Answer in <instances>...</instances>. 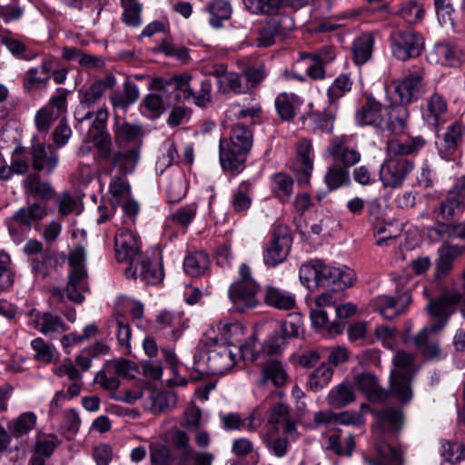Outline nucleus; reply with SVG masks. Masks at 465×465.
<instances>
[{"instance_id": "nucleus-1", "label": "nucleus", "mask_w": 465, "mask_h": 465, "mask_svg": "<svg viewBox=\"0 0 465 465\" xmlns=\"http://www.w3.org/2000/svg\"><path fill=\"white\" fill-rule=\"evenodd\" d=\"M461 297V294L455 290H445L438 298L430 299L426 310L432 319L431 322L429 327L422 328L413 338L415 346L427 360L440 359V344L437 341L430 342L429 334L444 329Z\"/></svg>"}, {"instance_id": "nucleus-2", "label": "nucleus", "mask_w": 465, "mask_h": 465, "mask_svg": "<svg viewBox=\"0 0 465 465\" xmlns=\"http://www.w3.org/2000/svg\"><path fill=\"white\" fill-rule=\"evenodd\" d=\"M404 421L401 411L394 408H385L377 412L376 422L372 427L376 458H363L367 465H402L401 451L392 447L387 437L398 433Z\"/></svg>"}, {"instance_id": "nucleus-3", "label": "nucleus", "mask_w": 465, "mask_h": 465, "mask_svg": "<svg viewBox=\"0 0 465 465\" xmlns=\"http://www.w3.org/2000/svg\"><path fill=\"white\" fill-rule=\"evenodd\" d=\"M299 277L311 291L323 288L337 292L351 286L354 272L347 267L330 266L321 260H313L301 266Z\"/></svg>"}, {"instance_id": "nucleus-4", "label": "nucleus", "mask_w": 465, "mask_h": 465, "mask_svg": "<svg viewBox=\"0 0 465 465\" xmlns=\"http://www.w3.org/2000/svg\"><path fill=\"white\" fill-rule=\"evenodd\" d=\"M252 145L251 131L242 124H235L229 138L219 143V159L222 168L232 174L240 173L245 168L247 154Z\"/></svg>"}, {"instance_id": "nucleus-5", "label": "nucleus", "mask_w": 465, "mask_h": 465, "mask_svg": "<svg viewBox=\"0 0 465 465\" xmlns=\"http://www.w3.org/2000/svg\"><path fill=\"white\" fill-rule=\"evenodd\" d=\"M94 162L102 168V173L111 175L114 169H117L119 174L126 175L134 171L140 159V146L135 143L129 147H122L117 151L113 150V143L109 148L108 155L101 159L98 151L94 155Z\"/></svg>"}, {"instance_id": "nucleus-6", "label": "nucleus", "mask_w": 465, "mask_h": 465, "mask_svg": "<svg viewBox=\"0 0 465 465\" xmlns=\"http://www.w3.org/2000/svg\"><path fill=\"white\" fill-rule=\"evenodd\" d=\"M239 277L229 288V298L234 308L240 312L257 305L259 285L252 276L251 268L242 263L239 268Z\"/></svg>"}, {"instance_id": "nucleus-7", "label": "nucleus", "mask_w": 465, "mask_h": 465, "mask_svg": "<svg viewBox=\"0 0 465 465\" xmlns=\"http://www.w3.org/2000/svg\"><path fill=\"white\" fill-rule=\"evenodd\" d=\"M413 361V355L404 351H397L393 358L394 370L390 376L391 391L402 403L410 401L412 397L411 367Z\"/></svg>"}, {"instance_id": "nucleus-8", "label": "nucleus", "mask_w": 465, "mask_h": 465, "mask_svg": "<svg viewBox=\"0 0 465 465\" xmlns=\"http://www.w3.org/2000/svg\"><path fill=\"white\" fill-rule=\"evenodd\" d=\"M48 214L47 206L41 203H33L15 211L6 221L11 236L20 239L23 235L20 228L39 230L38 224Z\"/></svg>"}, {"instance_id": "nucleus-9", "label": "nucleus", "mask_w": 465, "mask_h": 465, "mask_svg": "<svg viewBox=\"0 0 465 465\" xmlns=\"http://www.w3.org/2000/svg\"><path fill=\"white\" fill-rule=\"evenodd\" d=\"M390 41L392 55L401 61L419 56L424 47L422 35L412 30H395Z\"/></svg>"}, {"instance_id": "nucleus-10", "label": "nucleus", "mask_w": 465, "mask_h": 465, "mask_svg": "<svg viewBox=\"0 0 465 465\" xmlns=\"http://www.w3.org/2000/svg\"><path fill=\"white\" fill-rule=\"evenodd\" d=\"M292 242L289 228L278 225L272 239L263 251V262L268 267H275L282 263L288 256Z\"/></svg>"}, {"instance_id": "nucleus-11", "label": "nucleus", "mask_w": 465, "mask_h": 465, "mask_svg": "<svg viewBox=\"0 0 465 465\" xmlns=\"http://www.w3.org/2000/svg\"><path fill=\"white\" fill-rule=\"evenodd\" d=\"M424 69L413 67L402 79L394 81V92L398 94L399 102L402 104H411L417 101L424 93Z\"/></svg>"}, {"instance_id": "nucleus-12", "label": "nucleus", "mask_w": 465, "mask_h": 465, "mask_svg": "<svg viewBox=\"0 0 465 465\" xmlns=\"http://www.w3.org/2000/svg\"><path fill=\"white\" fill-rule=\"evenodd\" d=\"M414 169L413 161L390 157L380 168V180L385 188L401 187Z\"/></svg>"}, {"instance_id": "nucleus-13", "label": "nucleus", "mask_w": 465, "mask_h": 465, "mask_svg": "<svg viewBox=\"0 0 465 465\" xmlns=\"http://www.w3.org/2000/svg\"><path fill=\"white\" fill-rule=\"evenodd\" d=\"M193 77L188 73L175 74L167 77H154L149 84V88L163 93L173 91L176 93L177 101H189L193 96V90L191 87Z\"/></svg>"}, {"instance_id": "nucleus-14", "label": "nucleus", "mask_w": 465, "mask_h": 465, "mask_svg": "<svg viewBox=\"0 0 465 465\" xmlns=\"http://www.w3.org/2000/svg\"><path fill=\"white\" fill-rule=\"evenodd\" d=\"M115 256L119 262L134 263L141 260L140 244L129 229H120L114 236Z\"/></svg>"}, {"instance_id": "nucleus-15", "label": "nucleus", "mask_w": 465, "mask_h": 465, "mask_svg": "<svg viewBox=\"0 0 465 465\" xmlns=\"http://www.w3.org/2000/svg\"><path fill=\"white\" fill-rule=\"evenodd\" d=\"M421 118L431 127L438 128L448 119V103L446 98L435 92L424 100L420 106Z\"/></svg>"}, {"instance_id": "nucleus-16", "label": "nucleus", "mask_w": 465, "mask_h": 465, "mask_svg": "<svg viewBox=\"0 0 465 465\" xmlns=\"http://www.w3.org/2000/svg\"><path fill=\"white\" fill-rule=\"evenodd\" d=\"M115 84V78L112 75H107L103 80L95 81L91 86L83 94L80 100V108L75 112V118L79 123L93 118V113L86 111L82 114L86 108L99 101L106 89L112 88Z\"/></svg>"}, {"instance_id": "nucleus-17", "label": "nucleus", "mask_w": 465, "mask_h": 465, "mask_svg": "<svg viewBox=\"0 0 465 465\" xmlns=\"http://www.w3.org/2000/svg\"><path fill=\"white\" fill-rule=\"evenodd\" d=\"M386 110L387 106L368 95L364 104L356 112L355 118L361 126L369 125L376 130H382L386 121Z\"/></svg>"}, {"instance_id": "nucleus-18", "label": "nucleus", "mask_w": 465, "mask_h": 465, "mask_svg": "<svg viewBox=\"0 0 465 465\" xmlns=\"http://www.w3.org/2000/svg\"><path fill=\"white\" fill-rule=\"evenodd\" d=\"M108 114L106 110L100 109L95 113L94 119L89 129V135L95 148L98 151V157L101 159L108 155L111 145V135L106 130Z\"/></svg>"}, {"instance_id": "nucleus-19", "label": "nucleus", "mask_w": 465, "mask_h": 465, "mask_svg": "<svg viewBox=\"0 0 465 465\" xmlns=\"http://www.w3.org/2000/svg\"><path fill=\"white\" fill-rule=\"evenodd\" d=\"M32 167L36 172L51 174L56 169L59 163V155L52 145L42 143H33L30 147Z\"/></svg>"}, {"instance_id": "nucleus-20", "label": "nucleus", "mask_w": 465, "mask_h": 465, "mask_svg": "<svg viewBox=\"0 0 465 465\" xmlns=\"http://www.w3.org/2000/svg\"><path fill=\"white\" fill-rule=\"evenodd\" d=\"M216 329V331L212 330L206 335L207 343L210 345L220 344L228 346V348L236 347L244 335V328L238 322H219Z\"/></svg>"}, {"instance_id": "nucleus-21", "label": "nucleus", "mask_w": 465, "mask_h": 465, "mask_svg": "<svg viewBox=\"0 0 465 465\" xmlns=\"http://www.w3.org/2000/svg\"><path fill=\"white\" fill-rule=\"evenodd\" d=\"M88 289L86 269H71L65 289L54 288L52 294L54 297L62 298L65 292L70 301L81 303L84 300L83 293Z\"/></svg>"}, {"instance_id": "nucleus-22", "label": "nucleus", "mask_w": 465, "mask_h": 465, "mask_svg": "<svg viewBox=\"0 0 465 465\" xmlns=\"http://www.w3.org/2000/svg\"><path fill=\"white\" fill-rule=\"evenodd\" d=\"M312 143L308 140H301L297 145V155L292 163V170L300 185H307L313 169L311 156Z\"/></svg>"}, {"instance_id": "nucleus-23", "label": "nucleus", "mask_w": 465, "mask_h": 465, "mask_svg": "<svg viewBox=\"0 0 465 465\" xmlns=\"http://www.w3.org/2000/svg\"><path fill=\"white\" fill-rule=\"evenodd\" d=\"M351 138L347 135L335 136L331 139L327 152L335 162L342 164L349 170L361 161V153L349 146Z\"/></svg>"}, {"instance_id": "nucleus-24", "label": "nucleus", "mask_w": 465, "mask_h": 465, "mask_svg": "<svg viewBox=\"0 0 465 465\" xmlns=\"http://www.w3.org/2000/svg\"><path fill=\"white\" fill-rule=\"evenodd\" d=\"M210 349L207 358V365L210 372L222 375L230 371L237 362V354L228 346L214 345Z\"/></svg>"}, {"instance_id": "nucleus-25", "label": "nucleus", "mask_w": 465, "mask_h": 465, "mask_svg": "<svg viewBox=\"0 0 465 465\" xmlns=\"http://www.w3.org/2000/svg\"><path fill=\"white\" fill-rule=\"evenodd\" d=\"M465 126L454 122L449 125L442 135H438L436 145L442 158H448L455 153L463 141Z\"/></svg>"}, {"instance_id": "nucleus-26", "label": "nucleus", "mask_w": 465, "mask_h": 465, "mask_svg": "<svg viewBox=\"0 0 465 465\" xmlns=\"http://www.w3.org/2000/svg\"><path fill=\"white\" fill-rule=\"evenodd\" d=\"M354 384L369 401H382L387 399L388 392L379 383L378 378L371 372H362L354 376Z\"/></svg>"}, {"instance_id": "nucleus-27", "label": "nucleus", "mask_w": 465, "mask_h": 465, "mask_svg": "<svg viewBox=\"0 0 465 465\" xmlns=\"http://www.w3.org/2000/svg\"><path fill=\"white\" fill-rule=\"evenodd\" d=\"M262 297L266 305L280 311H291L296 307L293 293L271 284L264 287Z\"/></svg>"}, {"instance_id": "nucleus-28", "label": "nucleus", "mask_w": 465, "mask_h": 465, "mask_svg": "<svg viewBox=\"0 0 465 465\" xmlns=\"http://www.w3.org/2000/svg\"><path fill=\"white\" fill-rule=\"evenodd\" d=\"M411 302V296L408 293H402L397 296H380L377 302L380 313L385 319L392 320L402 313Z\"/></svg>"}, {"instance_id": "nucleus-29", "label": "nucleus", "mask_w": 465, "mask_h": 465, "mask_svg": "<svg viewBox=\"0 0 465 465\" xmlns=\"http://www.w3.org/2000/svg\"><path fill=\"white\" fill-rule=\"evenodd\" d=\"M289 380L284 364L278 360L266 361L262 368V379L258 381L260 386L272 383L277 388L284 386Z\"/></svg>"}, {"instance_id": "nucleus-30", "label": "nucleus", "mask_w": 465, "mask_h": 465, "mask_svg": "<svg viewBox=\"0 0 465 465\" xmlns=\"http://www.w3.org/2000/svg\"><path fill=\"white\" fill-rule=\"evenodd\" d=\"M25 195L33 196L44 201L51 200L55 193L50 183L42 181L36 173H29L23 181Z\"/></svg>"}, {"instance_id": "nucleus-31", "label": "nucleus", "mask_w": 465, "mask_h": 465, "mask_svg": "<svg viewBox=\"0 0 465 465\" xmlns=\"http://www.w3.org/2000/svg\"><path fill=\"white\" fill-rule=\"evenodd\" d=\"M214 74L217 76V88L220 93L226 94L232 92L234 94H245L249 92L248 84L244 78L243 73L239 74L234 72L219 74L216 70Z\"/></svg>"}, {"instance_id": "nucleus-32", "label": "nucleus", "mask_w": 465, "mask_h": 465, "mask_svg": "<svg viewBox=\"0 0 465 465\" xmlns=\"http://www.w3.org/2000/svg\"><path fill=\"white\" fill-rule=\"evenodd\" d=\"M461 50L453 43H438L429 54L430 62L453 66L460 61Z\"/></svg>"}, {"instance_id": "nucleus-33", "label": "nucleus", "mask_w": 465, "mask_h": 465, "mask_svg": "<svg viewBox=\"0 0 465 465\" xmlns=\"http://www.w3.org/2000/svg\"><path fill=\"white\" fill-rule=\"evenodd\" d=\"M386 126L392 134H401L404 132L410 114L406 104H398L387 106Z\"/></svg>"}, {"instance_id": "nucleus-34", "label": "nucleus", "mask_w": 465, "mask_h": 465, "mask_svg": "<svg viewBox=\"0 0 465 465\" xmlns=\"http://www.w3.org/2000/svg\"><path fill=\"white\" fill-rule=\"evenodd\" d=\"M50 79V65L45 62L39 66L30 68L23 79L24 89L27 92L36 91L47 86Z\"/></svg>"}, {"instance_id": "nucleus-35", "label": "nucleus", "mask_w": 465, "mask_h": 465, "mask_svg": "<svg viewBox=\"0 0 465 465\" xmlns=\"http://www.w3.org/2000/svg\"><path fill=\"white\" fill-rule=\"evenodd\" d=\"M34 327L45 336L64 332L67 330L61 317L48 312L35 314Z\"/></svg>"}, {"instance_id": "nucleus-36", "label": "nucleus", "mask_w": 465, "mask_h": 465, "mask_svg": "<svg viewBox=\"0 0 465 465\" xmlns=\"http://www.w3.org/2000/svg\"><path fill=\"white\" fill-rule=\"evenodd\" d=\"M426 143V140L420 136L409 137L404 141L392 140L388 143L387 150L391 155L404 156L417 153Z\"/></svg>"}, {"instance_id": "nucleus-37", "label": "nucleus", "mask_w": 465, "mask_h": 465, "mask_svg": "<svg viewBox=\"0 0 465 465\" xmlns=\"http://www.w3.org/2000/svg\"><path fill=\"white\" fill-rule=\"evenodd\" d=\"M464 210V202L459 196L450 193L433 210V213L442 220H451Z\"/></svg>"}, {"instance_id": "nucleus-38", "label": "nucleus", "mask_w": 465, "mask_h": 465, "mask_svg": "<svg viewBox=\"0 0 465 465\" xmlns=\"http://www.w3.org/2000/svg\"><path fill=\"white\" fill-rule=\"evenodd\" d=\"M328 402L334 408H342L355 401L353 387L349 382H342L332 388L328 394Z\"/></svg>"}, {"instance_id": "nucleus-39", "label": "nucleus", "mask_w": 465, "mask_h": 465, "mask_svg": "<svg viewBox=\"0 0 465 465\" xmlns=\"http://www.w3.org/2000/svg\"><path fill=\"white\" fill-rule=\"evenodd\" d=\"M274 104L279 117L283 121H290L295 116L299 99L293 94L282 93L276 96Z\"/></svg>"}, {"instance_id": "nucleus-40", "label": "nucleus", "mask_w": 465, "mask_h": 465, "mask_svg": "<svg viewBox=\"0 0 465 465\" xmlns=\"http://www.w3.org/2000/svg\"><path fill=\"white\" fill-rule=\"evenodd\" d=\"M209 265V256L202 251L187 255L183 261L185 272L193 277H198L203 274Z\"/></svg>"}, {"instance_id": "nucleus-41", "label": "nucleus", "mask_w": 465, "mask_h": 465, "mask_svg": "<svg viewBox=\"0 0 465 465\" xmlns=\"http://www.w3.org/2000/svg\"><path fill=\"white\" fill-rule=\"evenodd\" d=\"M353 82L350 74L338 75L327 89V96L331 104H335L339 99L351 92Z\"/></svg>"}, {"instance_id": "nucleus-42", "label": "nucleus", "mask_w": 465, "mask_h": 465, "mask_svg": "<svg viewBox=\"0 0 465 465\" xmlns=\"http://www.w3.org/2000/svg\"><path fill=\"white\" fill-rule=\"evenodd\" d=\"M374 39L370 34H363L353 43V56L357 64H365L371 56Z\"/></svg>"}, {"instance_id": "nucleus-43", "label": "nucleus", "mask_w": 465, "mask_h": 465, "mask_svg": "<svg viewBox=\"0 0 465 465\" xmlns=\"http://www.w3.org/2000/svg\"><path fill=\"white\" fill-rule=\"evenodd\" d=\"M269 422L274 425L282 424L286 433H292L295 430V424L291 420L290 407L284 403L272 407Z\"/></svg>"}, {"instance_id": "nucleus-44", "label": "nucleus", "mask_w": 465, "mask_h": 465, "mask_svg": "<svg viewBox=\"0 0 465 465\" xmlns=\"http://www.w3.org/2000/svg\"><path fill=\"white\" fill-rule=\"evenodd\" d=\"M15 279V266L11 257L6 252L0 251V292H5L12 288Z\"/></svg>"}, {"instance_id": "nucleus-45", "label": "nucleus", "mask_w": 465, "mask_h": 465, "mask_svg": "<svg viewBox=\"0 0 465 465\" xmlns=\"http://www.w3.org/2000/svg\"><path fill=\"white\" fill-rule=\"evenodd\" d=\"M264 22L278 35H284L294 27L293 19L282 11V8L272 14H264Z\"/></svg>"}, {"instance_id": "nucleus-46", "label": "nucleus", "mask_w": 465, "mask_h": 465, "mask_svg": "<svg viewBox=\"0 0 465 465\" xmlns=\"http://www.w3.org/2000/svg\"><path fill=\"white\" fill-rule=\"evenodd\" d=\"M109 192L113 197V203L121 204L122 202L130 198L131 187L125 175H115L112 178L109 184Z\"/></svg>"}, {"instance_id": "nucleus-47", "label": "nucleus", "mask_w": 465, "mask_h": 465, "mask_svg": "<svg viewBox=\"0 0 465 465\" xmlns=\"http://www.w3.org/2000/svg\"><path fill=\"white\" fill-rule=\"evenodd\" d=\"M208 9L211 15L210 24L214 28H219L222 21L229 19L232 15L231 5L225 0L213 1Z\"/></svg>"}, {"instance_id": "nucleus-48", "label": "nucleus", "mask_w": 465, "mask_h": 465, "mask_svg": "<svg viewBox=\"0 0 465 465\" xmlns=\"http://www.w3.org/2000/svg\"><path fill=\"white\" fill-rule=\"evenodd\" d=\"M324 180L328 188L334 190L350 182V172L346 167L333 164L328 168Z\"/></svg>"}, {"instance_id": "nucleus-49", "label": "nucleus", "mask_w": 465, "mask_h": 465, "mask_svg": "<svg viewBox=\"0 0 465 465\" xmlns=\"http://www.w3.org/2000/svg\"><path fill=\"white\" fill-rule=\"evenodd\" d=\"M310 317L315 327L326 328L330 333L333 334H340L342 332L344 324L341 321L329 323L328 315L324 309H312Z\"/></svg>"}, {"instance_id": "nucleus-50", "label": "nucleus", "mask_w": 465, "mask_h": 465, "mask_svg": "<svg viewBox=\"0 0 465 465\" xmlns=\"http://www.w3.org/2000/svg\"><path fill=\"white\" fill-rule=\"evenodd\" d=\"M140 128L126 122H117L114 129V140L123 147L125 143H134L140 134Z\"/></svg>"}, {"instance_id": "nucleus-51", "label": "nucleus", "mask_w": 465, "mask_h": 465, "mask_svg": "<svg viewBox=\"0 0 465 465\" xmlns=\"http://www.w3.org/2000/svg\"><path fill=\"white\" fill-rule=\"evenodd\" d=\"M245 7L255 15L272 14L283 7V0H242Z\"/></svg>"}, {"instance_id": "nucleus-52", "label": "nucleus", "mask_w": 465, "mask_h": 465, "mask_svg": "<svg viewBox=\"0 0 465 465\" xmlns=\"http://www.w3.org/2000/svg\"><path fill=\"white\" fill-rule=\"evenodd\" d=\"M333 371L328 365H321L309 378V386L313 391H319L326 387L331 380Z\"/></svg>"}, {"instance_id": "nucleus-53", "label": "nucleus", "mask_w": 465, "mask_h": 465, "mask_svg": "<svg viewBox=\"0 0 465 465\" xmlns=\"http://www.w3.org/2000/svg\"><path fill=\"white\" fill-rule=\"evenodd\" d=\"M56 263L57 259L54 254L45 252L40 259L32 260V269L35 274L45 278L55 269Z\"/></svg>"}, {"instance_id": "nucleus-54", "label": "nucleus", "mask_w": 465, "mask_h": 465, "mask_svg": "<svg viewBox=\"0 0 465 465\" xmlns=\"http://www.w3.org/2000/svg\"><path fill=\"white\" fill-rule=\"evenodd\" d=\"M441 456L445 461L454 464L465 458V447L457 441H443L441 444Z\"/></svg>"}, {"instance_id": "nucleus-55", "label": "nucleus", "mask_w": 465, "mask_h": 465, "mask_svg": "<svg viewBox=\"0 0 465 465\" xmlns=\"http://www.w3.org/2000/svg\"><path fill=\"white\" fill-rule=\"evenodd\" d=\"M137 262H140L141 264V280L145 283L153 285L163 280V272L159 266L152 264L150 262L144 260L143 258H141V260Z\"/></svg>"}, {"instance_id": "nucleus-56", "label": "nucleus", "mask_w": 465, "mask_h": 465, "mask_svg": "<svg viewBox=\"0 0 465 465\" xmlns=\"http://www.w3.org/2000/svg\"><path fill=\"white\" fill-rule=\"evenodd\" d=\"M293 190L292 179L284 173H276L272 178V191L281 199L289 198Z\"/></svg>"}, {"instance_id": "nucleus-57", "label": "nucleus", "mask_w": 465, "mask_h": 465, "mask_svg": "<svg viewBox=\"0 0 465 465\" xmlns=\"http://www.w3.org/2000/svg\"><path fill=\"white\" fill-rule=\"evenodd\" d=\"M436 15L439 22L444 25L455 27V19L452 16L454 9L452 0H434Z\"/></svg>"}, {"instance_id": "nucleus-58", "label": "nucleus", "mask_w": 465, "mask_h": 465, "mask_svg": "<svg viewBox=\"0 0 465 465\" xmlns=\"http://www.w3.org/2000/svg\"><path fill=\"white\" fill-rule=\"evenodd\" d=\"M251 183L248 181L242 182L232 201V206L235 212H245L252 204V198L248 194Z\"/></svg>"}, {"instance_id": "nucleus-59", "label": "nucleus", "mask_w": 465, "mask_h": 465, "mask_svg": "<svg viewBox=\"0 0 465 465\" xmlns=\"http://www.w3.org/2000/svg\"><path fill=\"white\" fill-rule=\"evenodd\" d=\"M31 346L35 351V360L44 363L49 364L54 358V350L52 346L45 342L42 338H35L31 341Z\"/></svg>"}, {"instance_id": "nucleus-60", "label": "nucleus", "mask_w": 465, "mask_h": 465, "mask_svg": "<svg viewBox=\"0 0 465 465\" xmlns=\"http://www.w3.org/2000/svg\"><path fill=\"white\" fill-rule=\"evenodd\" d=\"M124 8V20L127 25L137 26L140 25L141 5L137 0H121Z\"/></svg>"}, {"instance_id": "nucleus-61", "label": "nucleus", "mask_w": 465, "mask_h": 465, "mask_svg": "<svg viewBox=\"0 0 465 465\" xmlns=\"http://www.w3.org/2000/svg\"><path fill=\"white\" fill-rule=\"evenodd\" d=\"M108 371H114L118 377L131 379L134 377L137 366L125 359H115L108 361Z\"/></svg>"}, {"instance_id": "nucleus-62", "label": "nucleus", "mask_w": 465, "mask_h": 465, "mask_svg": "<svg viewBox=\"0 0 465 465\" xmlns=\"http://www.w3.org/2000/svg\"><path fill=\"white\" fill-rule=\"evenodd\" d=\"M400 13L406 22L415 24L423 18L424 9L417 1L410 0L407 3L402 4Z\"/></svg>"}, {"instance_id": "nucleus-63", "label": "nucleus", "mask_w": 465, "mask_h": 465, "mask_svg": "<svg viewBox=\"0 0 465 465\" xmlns=\"http://www.w3.org/2000/svg\"><path fill=\"white\" fill-rule=\"evenodd\" d=\"M433 230L440 236L455 237L465 241V220L460 223H439Z\"/></svg>"}, {"instance_id": "nucleus-64", "label": "nucleus", "mask_w": 465, "mask_h": 465, "mask_svg": "<svg viewBox=\"0 0 465 465\" xmlns=\"http://www.w3.org/2000/svg\"><path fill=\"white\" fill-rule=\"evenodd\" d=\"M197 213L195 204H188L180 207L175 213H172L169 218L176 224L182 227H187L194 219Z\"/></svg>"}]
</instances>
